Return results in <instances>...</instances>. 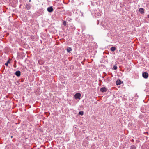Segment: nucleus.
<instances>
[{"mask_svg": "<svg viewBox=\"0 0 149 149\" xmlns=\"http://www.w3.org/2000/svg\"><path fill=\"white\" fill-rule=\"evenodd\" d=\"M81 94L80 93H77L74 95V97L76 99H80Z\"/></svg>", "mask_w": 149, "mask_h": 149, "instance_id": "1", "label": "nucleus"}, {"mask_svg": "<svg viewBox=\"0 0 149 149\" xmlns=\"http://www.w3.org/2000/svg\"><path fill=\"white\" fill-rule=\"evenodd\" d=\"M148 74L147 72H144L142 73V76L145 79H147L148 76Z\"/></svg>", "mask_w": 149, "mask_h": 149, "instance_id": "2", "label": "nucleus"}, {"mask_svg": "<svg viewBox=\"0 0 149 149\" xmlns=\"http://www.w3.org/2000/svg\"><path fill=\"white\" fill-rule=\"evenodd\" d=\"M31 6L30 4L26 3L25 6V8H26L28 10H29L30 9Z\"/></svg>", "mask_w": 149, "mask_h": 149, "instance_id": "3", "label": "nucleus"}, {"mask_svg": "<svg viewBox=\"0 0 149 149\" xmlns=\"http://www.w3.org/2000/svg\"><path fill=\"white\" fill-rule=\"evenodd\" d=\"M47 10L49 12H52L53 11V9L52 6L49 7L47 8Z\"/></svg>", "mask_w": 149, "mask_h": 149, "instance_id": "4", "label": "nucleus"}, {"mask_svg": "<svg viewBox=\"0 0 149 149\" xmlns=\"http://www.w3.org/2000/svg\"><path fill=\"white\" fill-rule=\"evenodd\" d=\"M141 111L143 113H144L146 112L144 107H141Z\"/></svg>", "mask_w": 149, "mask_h": 149, "instance_id": "5", "label": "nucleus"}, {"mask_svg": "<svg viewBox=\"0 0 149 149\" xmlns=\"http://www.w3.org/2000/svg\"><path fill=\"white\" fill-rule=\"evenodd\" d=\"M108 92V90L105 87H103V93L107 94Z\"/></svg>", "mask_w": 149, "mask_h": 149, "instance_id": "6", "label": "nucleus"}, {"mask_svg": "<svg viewBox=\"0 0 149 149\" xmlns=\"http://www.w3.org/2000/svg\"><path fill=\"white\" fill-rule=\"evenodd\" d=\"M15 74L17 77H19L21 75V72L19 70L17 71L15 73Z\"/></svg>", "mask_w": 149, "mask_h": 149, "instance_id": "7", "label": "nucleus"}, {"mask_svg": "<svg viewBox=\"0 0 149 149\" xmlns=\"http://www.w3.org/2000/svg\"><path fill=\"white\" fill-rule=\"evenodd\" d=\"M139 11L141 14H143L144 13V9L143 8H140L139 9Z\"/></svg>", "mask_w": 149, "mask_h": 149, "instance_id": "8", "label": "nucleus"}, {"mask_svg": "<svg viewBox=\"0 0 149 149\" xmlns=\"http://www.w3.org/2000/svg\"><path fill=\"white\" fill-rule=\"evenodd\" d=\"M123 82H121L120 79L116 81V84L117 85H120L121 84V83Z\"/></svg>", "mask_w": 149, "mask_h": 149, "instance_id": "9", "label": "nucleus"}, {"mask_svg": "<svg viewBox=\"0 0 149 149\" xmlns=\"http://www.w3.org/2000/svg\"><path fill=\"white\" fill-rule=\"evenodd\" d=\"M116 49V47H112L110 48V50L112 52H113Z\"/></svg>", "mask_w": 149, "mask_h": 149, "instance_id": "10", "label": "nucleus"}, {"mask_svg": "<svg viewBox=\"0 0 149 149\" xmlns=\"http://www.w3.org/2000/svg\"><path fill=\"white\" fill-rule=\"evenodd\" d=\"M72 50V49L71 47H68L67 48V52L68 53L70 52V51Z\"/></svg>", "mask_w": 149, "mask_h": 149, "instance_id": "11", "label": "nucleus"}, {"mask_svg": "<svg viewBox=\"0 0 149 149\" xmlns=\"http://www.w3.org/2000/svg\"><path fill=\"white\" fill-rule=\"evenodd\" d=\"M130 149H136V147L134 145H132L130 147Z\"/></svg>", "mask_w": 149, "mask_h": 149, "instance_id": "12", "label": "nucleus"}, {"mask_svg": "<svg viewBox=\"0 0 149 149\" xmlns=\"http://www.w3.org/2000/svg\"><path fill=\"white\" fill-rule=\"evenodd\" d=\"M84 114V112L83 111H80L79 113V115L81 116L83 115Z\"/></svg>", "mask_w": 149, "mask_h": 149, "instance_id": "13", "label": "nucleus"}, {"mask_svg": "<svg viewBox=\"0 0 149 149\" xmlns=\"http://www.w3.org/2000/svg\"><path fill=\"white\" fill-rule=\"evenodd\" d=\"M10 63V60H8L7 61V62L5 63V65L6 66H7L8 65L9 63Z\"/></svg>", "mask_w": 149, "mask_h": 149, "instance_id": "14", "label": "nucleus"}, {"mask_svg": "<svg viewBox=\"0 0 149 149\" xmlns=\"http://www.w3.org/2000/svg\"><path fill=\"white\" fill-rule=\"evenodd\" d=\"M143 115L141 114H140L139 116V118L140 119H142L143 118Z\"/></svg>", "mask_w": 149, "mask_h": 149, "instance_id": "15", "label": "nucleus"}, {"mask_svg": "<svg viewBox=\"0 0 149 149\" xmlns=\"http://www.w3.org/2000/svg\"><path fill=\"white\" fill-rule=\"evenodd\" d=\"M66 23H67V22L66 21H63V24L65 26L66 25H67Z\"/></svg>", "mask_w": 149, "mask_h": 149, "instance_id": "16", "label": "nucleus"}, {"mask_svg": "<svg viewBox=\"0 0 149 149\" xmlns=\"http://www.w3.org/2000/svg\"><path fill=\"white\" fill-rule=\"evenodd\" d=\"M117 69V67L116 65L113 66V69L114 70H116Z\"/></svg>", "mask_w": 149, "mask_h": 149, "instance_id": "17", "label": "nucleus"}, {"mask_svg": "<svg viewBox=\"0 0 149 149\" xmlns=\"http://www.w3.org/2000/svg\"><path fill=\"white\" fill-rule=\"evenodd\" d=\"M31 39H34V36H31Z\"/></svg>", "mask_w": 149, "mask_h": 149, "instance_id": "18", "label": "nucleus"}, {"mask_svg": "<svg viewBox=\"0 0 149 149\" xmlns=\"http://www.w3.org/2000/svg\"><path fill=\"white\" fill-rule=\"evenodd\" d=\"M100 91L102 92V88H101L100 89Z\"/></svg>", "mask_w": 149, "mask_h": 149, "instance_id": "19", "label": "nucleus"}, {"mask_svg": "<svg viewBox=\"0 0 149 149\" xmlns=\"http://www.w3.org/2000/svg\"><path fill=\"white\" fill-rule=\"evenodd\" d=\"M144 133L145 134H148V132H144Z\"/></svg>", "mask_w": 149, "mask_h": 149, "instance_id": "20", "label": "nucleus"}, {"mask_svg": "<svg viewBox=\"0 0 149 149\" xmlns=\"http://www.w3.org/2000/svg\"><path fill=\"white\" fill-rule=\"evenodd\" d=\"M97 24H99V21L98 20H97Z\"/></svg>", "mask_w": 149, "mask_h": 149, "instance_id": "21", "label": "nucleus"}, {"mask_svg": "<svg viewBox=\"0 0 149 149\" xmlns=\"http://www.w3.org/2000/svg\"><path fill=\"white\" fill-rule=\"evenodd\" d=\"M131 141L132 142H134V139H132L131 140Z\"/></svg>", "mask_w": 149, "mask_h": 149, "instance_id": "22", "label": "nucleus"}, {"mask_svg": "<svg viewBox=\"0 0 149 149\" xmlns=\"http://www.w3.org/2000/svg\"><path fill=\"white\" fill-rule=\"evenodd\" d=\"M16 3H15V5L14 6H15V5H16Z\"/></svg>", "mask_w": 149, "mask_h": 149, "instance_id": "23", "label": "nucleus"}, {"mask_svg": "<svg viewBox=\"0 0 149 149\" xmlns=\"http://www.w3.org/2000/svg\"><path fill=\"white\" fill-rule=\"evenodd\" d=\"M148 17L149 18V15H148Z\"/></svg>", "mask_w": 149, "mask_h": 149, "instance_id": "24", "label": "nucleus"}, {"mask_svg": "<svg viewBox=\"0 0 149 149\" xmlns=\"http://www.w3.org/2000/svg\"><path fill=\"white\" fill-rule=\"evenodd\" d=\"M29 2H31V0H29Z\"/></svg>", "mask_w": 149, "mask_h": 149, "instance_id": "25", "label": "nucleus"}, {"mask_svg": "<svg viewBox=\"0 0 149 149\" xmlns=\"http://www.w3.org/2000/svg\"><path fill=\"white\" fill-rule=\"evenodd\" d=\"M13 138V136H11V138Z\"/></svg>", "mask_w": 149, "mask_h": 149, "instance_id": "26", "label": "nucleus"}, {"mask_svg": "<svg viewBox=\"0 0 149 149\" xmlns=\"http://www.w3.org/2000/svg\"><path fill=\"white\" fill-rule=\"evenodd\" d=\"M14 66L15 67H16L15 65H14Z\"/></svg>", "mask_w": 149, "mask_h": 149, "instance_id": "27", "label": "nucleus"}, {"mask_svg": "<svg viewBox=\"0 0 149 149\" xmlns=\"http://www.w3.org/2000/svg\"><path fill=\"white\" fill-rule=\"evenodd\" d=\"M14 66L15 67H16L15 65H14Z\"/></svg>", "mask_w": 149, "mask_h": 149, "instance_id": "28", "label": "nucleus"}]
</instances>
